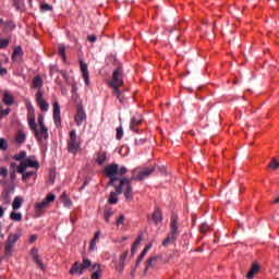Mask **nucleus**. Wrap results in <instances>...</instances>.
Masks as SVG:
<instances>
[{"label":"nucleus","mask_w":279,"mask_h":279,"mask_svg":"<svg viewBox=\"0 0 279 279\" xmlns=\"http://www.w3.org/2000/svg\"><path fill=\"white\" fill-rule=\"evenodd\" d=\"M120 86H123V68L119 66L113 71L112 81L110 87L113 88V95L118 97L120 104H123V97H121Z\"/></svg>","instance_id":"nucleus-1"},{"label":"nucleus","mask_w":279,"mask_h":279,"mask_svg":"<svg viewBox=\"0 0 279 279\" xmlns=\"http://www.w3.org/2000/svg\"><path fill=\"white\" fill-rule=\"evenodd\" d=\"M132 182H134V179L132 178H122L120 180V184L116 186V193H118V195H121L124 193V197L126 202H132V199H134ZM124 186H126V189L123 192Z\"/></svg>","instance_id":"nucleus-2"},{"label":"nucleus","mask_w":279,"mask_h":279,"mask_svg":"<svg viewBox=\"0 0 279 279\" xmlns=\"http://www.w3.org/2000/svg\"><path fill=\"white\" fill-rule=\"evenodd\" d=\"M178 236H180V223H178V216L172 215L170 221V232L162 241L163 247H166V245H169V243H174L175 241H178Z\"/></svg>","instance_id":"nucleus-3"},{"label":"nucleus","mask_w":279,"mask_h":279,"mask_svg":"<svg viewBox=\"0 0 279 279\" xmlns=\"http://www.w3.org/2000/svg\"><path fill=\"white\" fill-rule=\"evenodd\" d=\"M156 170V168L154 166H149L147 168L141 169V168H135L132 170V177L131 179L134 180H138V181H143L146 178H149L154 171Z\"/></svg>","instance_id":"nucleus-4"},{"label":"nucleus","mask_w":279,"mask_h":279,"mask_svg":"<svg viewBox=\"0 0 279 279\" xmlns=\"http://www.w3.org/2000/svg\"><path fill=\"white\" fill-rule=\"evenodd\" d=\"M56 202V194H49L43 202L35 205L36 217H43L45 208L49 207V204Z\"/></svg>","instance_id":"nucleus-5"},{"label":"nucleus","mask_w":279,"mask_h":279,"mask_svg":"<svg viewBox=\"0 0 279 279\" xmlns=\"http://www.w3.org/2000/svg\"><path fill=\"white\" fill-rule=\"evenodd\" d=\"M68 151L70 154H77L80 151V138H77V132L72 130L68 140Z\"/></svg>","instance_id":"nucleus-6"},{"label":"nucleus","mask_w":279,"mask_h":279,"mask_svg":"<svg viewBox=\"0 0 279 279\" xmlns=\"http://www.w3.org/2000/svg\"><path fill=\"white\" fill-rule=\"evenodd\" d=\"M28 167L33 169H40V163L36 160H32V158L28 157L20 162L17 166V173H24V171H27Z\"/></svg>","instance_id":"nucleus-7"},{"label":"nucleus","mask_w":279,"mask_h":279,"mask_svg":"<svg viewBox=\"0 0 279 279\" xmlns=\"http://www.w3.org/2000/svg\"><path fill=\"white\" fill-rule=\"evenodd\" d=\"M33 133L39 142L47 141V138H49V129H47V126H39V129L37 126L33 130Z\"/></svg>","instance_id":"nucleus-8"},{"label":"nucleus","mask_w":279,"mask_h":279,"mask_svg":"<svg viewBox=\"0 0 279 279\" xmlns=\"http://www.w3.org/2000/svg\"><path fill=\"white\" fill-rule=\"evenodd\" d=\"M85 120H86V112L84 111V107L78 106L76 109V113L74 116V121L76 125L80 128Z\"/></svg>","instance_id":"nucleus-9"},{"label":"nucleus","mask_w":279,"mask_h":279,"mask_svg":"<svg viewBox=\"0 0 279 279\" xmlns=\"http://www.w3.org/2000/svg\"><path fill=\"white\" fill-rule=\"evenodd\" d=\"M119 172V163H111L104 169V173L107 178H117Z\"/></svg>","instance_id":"nucleus-10"},{"label":"nucleus","mask_w":279,"mask_h":279,"mask_svg":"<svg viewBox=\"0 0 279 279\" xmlns=\"http://www.w3.org/2000/svg\"><path fill=\"white\" fill-rule=\"evenodd\" d=\"M160 260V256L158 255H153L150 257H148V259L145 262V270L144 272L147 274L148 269H156V267H158V262Z\"/></svg>","instance_id":"nucleus-11"},{"label":"nucleus","mask_w":279,"mask_h":279,"mask_svg":"<svg viewBox=\"0 0 279 279\" xmlns=\"http://www.w3.org/2000/svg\"><path fill=\"white\" fill-rule=\"evenodd\" d=\"M36 101L41 110V112H47L49 110V104H47V100L43 98V90L38 89L36 93Z\"/></svg>","instance_id":"nucleus-12"},{"label":"nucleus","mask_w":279,"mask_h":279,"mask_svg":"<svg viewBox=\"0 0 279 279\" xmlns=\"http://www.w3.org/2000/svg\"><path fill=\"white\" fill-rule=\"evenodd\" d=\"M28 126L32 132L38 128V125H36V113H34V107L28 108Z\"/></svg>","instance_id":"nucleus-13"},{"label":"nucleus","mask_w":279,"mask_h":279,"mask_svg":"<svg viewBox=\"0 0 279 279\" xmlns=\"http://www.w3.org/2000/svg\"><path fill=\"white\" fill-rule=\"evenodd\" d=\"M31 255L37 267H39V269H45V264L43 263V259H40V255H38V248L33 247L31 251Z\"/></svg>","instance_id":"nucleus-14"},{"label":"nucleus","mask_w":279,"mask_h":279,"mask_svg":"<svg viewBox=\"0 0 279 279\" xmlns=\"http://www.w3.org/2000/svg\"><path fill=\"white\" fill-rule=\"evenodd\" d=\"M81 64V71L83 78L85 81L86 86H90V77L88 74V64L84 63V61H80Z\"/></svg>","instance_id":"nucleus-15"},{"label":"nucleus","mask_w":279,"mask_h":279,"mask_svg":"<svg viewBox=\"0 0 279 279\" xmlns=\"http://www.w3.org/2000/svg\"><path fill=\"white\" fill-rule=\"evenodd\" d=\"M53 121L57 126H60L62 123V118L60 117V104H53Z\"/></svg>","instance_id":"nucleus-16"},{"label":"nucleus","mask_w":279,"mask_h":279,"mask_svg":"<svg viewBox=\"0 0 279 279\" xmlns=\"http://www.w3.org/2000/svg\"><path fill=\"white\" fill-rule=\"evenodd\" d=\"M142 123L141 117L134 116L130 122V130H132V132H138V128H141Z\"/></svg>","instance_id":"nucleus-17"},{"label":"nucleus","mask_w":279,"mask_h":279,"mask_svg":"<svg viewBox=\"0 0 279 279\" xmlns=\"http://www.w3.org/2000/svg\"><path fill=\"white\" fill-rule=\"evenodd\" d=\"M23 60V48L21 46H17L12 53V61L13 62H21Z\"/></svg>","instance_id":"nucleus-18"},{"label":"nucleus","mask_w":279,"mask_h":279,"mask_svg":"<svg viewBox=\"0 0 279 279\" xmlns=\"http://www.w3.org/2000/svg\"><path fill=\"white\" fill-rule=\"evenodd\" d=\"M149 250H151V244H148L144 247V250L142 251V253L140 254V256L135 263V267H138V265H141V263H143V259L145 258V256H147V253L149 252Z\"/></svg>","instance_id":"nucleus-19"},{"label":"nucleus","mask_w":279,"mask_h":279,"mask_svg":"<svg viewBox=\"0 0 279 279\" xmlns=\"http://www.w3.org/2000/svg\"><path fill=\"white\" fill-rule=\"evenodd\" d=\"M2 101L4 106H14V96L7 90L4 92Z\"/></svg>","instance_id":"nucleus-20"},{"label":"nucleus","mask_w":279,"mask_h":279,"mask_svg":"<svg viewBox=\"0 0 279 279\" xmlns=\"http://www.w3.org/2000/svg\"><path fill=\"white\" fill-rule=\"evenodd\" d=\"M151 220L154 221V223L156 226H158V223H160L162 221V211H160V209H156L153 213Z\"/></svg>","instance_id":"nucleus-21"},{"label":"nucleus","mask_w":279,"mask_h":279,"mask_svg":"<svg viewBox=\"0 0 279 279\" xmlns=\"http://www.w3.org/2000/svg\"><path fill=\"white\" fill-rule=\"evenodd\" d=\"M22 232L19 231L16 233H11L7 240V242H9L11 245H14V243H16V241H19L22 236Z\"/></svg>","instance_id":"nucleus-22"},{"label":"nucleus","mask_w":279,"mask_h":279,"mask_svg":"<svg viewBox=\"0 0 279 279\" xmlns=\"http://www.w3.org/2000/svg\"><path fill=\"white\" fill-rule=\"evenodd\" d=\"M260 270V266L258 264H253L250 271L246 274L247 279L254 278L256 276V272Z\"/></svg>","instance_id":"nucleus-23"},{"label":"nucleus","mask_w":279,"mask_h":279,"mask_svg":"<svg viewBox=\"0 0 279 279\" xmlns=\"http://www.w3.org/2000/svg\"><path fill=\"white\" fill-rule=\"evenodd\" d=\"M92 265L93 263L90 262V259L84 257L83 263L81 264L80 276H82V274H84V270L88 269V267H90Z\"/></svg>","instance_id":"nucleus-24"},{"label":"nucleus","mask_w":279,"mask_h":279,"mask_svg":"<svg viewBox=\"0 0 279 279\" xmlns=\"http://www.w3.org/2000/svg\"><path fill=\"white\" fill-rule=\"evenodd\" d=\"M106 160H107V155H106V151H99L97 154V159H96V162L97 165H106Z\"/></svg>","instance_id":"nucleus-25"},{"label":"nucleus","mask_w":279,"mask_h":279,"mask_svg":"<svg viewBox=\"0 0 279 279\" xmlns=\"http://www.w3.org/2000/svg\"><path fill=\"white\" fill-rule=\"evenodd\" d=\"M118 195H119V193L111 192L110 195H109L108 203L111 204V205L119 204V196Z\"/></svg>","instance_id":"nucleus-26"},{"label":"nucleus","mask_w":279,"mask_h":279,"mask_svg":"<svg viewBox=\"0 0 279 279\" xmlns=\"http://www.w3.org/2000/svg\"><path fill=\"white\" fill-rule=\"evenodd\" d=\"M114 215V211H112V208L109 206L105 207V221L106 223H110V217Z\"/></svg>","instance_id":"nucleus-27"},{"label":"nucleus","mask_w":279,"mask_h":279,"mask_svg":"<svg viewBox=\"0 0 279 279\" xmlns=\"http://www.w3.org/2000/svg\"><path fill=\"white\" fill-rule=\"evenodd\" d=\"M21 206H23V198L16 196L13 199L12 208H13V210H19V208H21Z\"/></svg>","instance_id":"nucleus-28"},{"label":"nucleus","mask_w":279,"mask_h":279,"mask_svg":"<svg viewBox=\"0 0 279 279\" xmlns=\"http://www.w3.org/2000/svg\"><path fill=\"white\" fill-rule=\"evenodd\" d=\"M43 86V77L40 75H36L33 80L32 88H40Z\"/></svg>","instance_id":"nucleus-29"},{"label":"nucleus","mask_w":279,"mask_h":279,"mask_svg":"<svg viewBox=\"0 0 279 279\" xmlns=\"http://www.w3.org/2000/svg\"><path fill=\"white\" fill-rule=\"evenodd\" d=\"M25 138H27V136L25 135V133L23 131H19L16 136H15V141L16 143H19L20 145H22V143H25Z\"/></svg>","instance_id":"nucleus-30"},{"label":"nucleus","mask_w":279,"mask_h":279,"mask_svg":"<svg viewBox=\"0 0 279 279\" xmlns=\"http://www.w3.org/2000/svg\"><path fill=\"white\" fill-rule=\"evenodd\" d=\"M22 175V180L24 182H27V180H29V178H33V175H36V171H27L26 170L24 172H20Z\"/></svg>","instance_id":"nucleus-31"},{"label":"nucleus","mask_w":279,"mask_h":279,"mask_svg":"<svg viewBox=\"0 0 279 279\" xmlns=\"http://www.w3.org/2000/svg\"><path fill=\"white\" fill-rule=\"evenodd\" d=\"M10 219H11L12 221H23V214L16 213V211H12V213L10 214Z\"/></svg>","instance_id":"nucleus-32"},{"label":"nucleus","mask_w":279,"mask_h":279,"mask_svg":"<svg viewBox=\"0 0 279 279\" xmlns=\"http://www.w3.org/2000/svg\"><path fill=\"white\" fill-rule=\"evenodd\" d=\"M27 156V153L25 150H22L20 154L14 155V160H16L17 162H23V160H25Z\"/></svg>","instance_id":"nucleus-33"},{"label":"nucleus","mask_w":279,"mask_h":279,"mask_svg":"<svg viewBox=\"0 0 279 279\" xmlns=\"http://www.w3.org/2000/svg\"><path fill=\"white\" fill-rule=\"evenodd\" d=\"M80 269H81L80 262H76L73 264L72 268L70 269V274H72V276L75 274H78L80 276Z\"/></svg>","instance_id":"nucleus-34"},{"label":"nucleus","mask_w":279,"mask_h":279,"mask_svg":"<svg viewBox=\"0 0 279 279\" xmlns=\"http://www.w3.org/2000/svg\"><path fill=\"white\" fill-rule=\"evenodd\" d=\"M59 54L61 58H66V46L64 44H59Z\"/></svg>","instance_id":"nucleus-35"},{"label":"nucleus","mask_w":279,"mask_h":279,"mask_svg":"<svg viewBox=\"0 0 279 279\" xmlns=\"http://www.w3.org/2000/svg\"><path fill=\"white\" fill-rule=\"evenodd\" d=\"M14 247V244H11L10 242H7L4 244V254L8 256L9 254L12 253V250Z\"/></svg>","instance_id":"nucleus-36"},{"label":"nucleus","mask_w":279,"mask_h":279,"mask_svg":"<svg viewBox=\"0 0 279 279\" xmlns=\"http://www.w3.org/2000/svg\"><path fill=\"white\" fill-rule=\"evenodd\" d=\"M199 230L202 234H206V232H208V230H210V226H208V223L204 222L199 226Z\"/></svg>","instance_id":"nucleus-37"},{"label":"nucleus","mask_w":279,"mask_h":279,"mask_svg":"<svg viewBox=\"0 0 279 279\" xmlns=\"http://www.w3.org/2000/svg\"><path fill=\"white\" fill-rule=\"evenodd\" d=\"M40 10H41L43 12H51V11L53 10V7H51V5L48 4V3H43V4L40 5Z\"/></svg>","instance_id":"nucleus-38"},{"label":"nucleus","mask_w":279,"mask_h":279,"mask_svg":"<svg viewBox=\"0 0 279 279\" xmlns=\"http://www.w3.org/2000/svg\"><path fill=\"white\" fill-rule=\"evenodd\" d=\"M116 138H117V141H121V138H123V126H118L117 128Z\"/></svg>","instance_id":"nucleus-39"},{"label":"nucleus","mask_w":279,"mask_h":279,"mask_svg":"<svg viewBox=\"0 0 279 279\" xmlns=\"http://www.w3.org/2000/svg\"><path fill=\"white\" fill-rule=\"evenodd\" d=\"M92 269H93L94 274H97V276H100V274H101V265H99V264H94V265L92 266Z\"/></svg>","instance_id":"nucleus-40"},{"label":"nucleus","mask_w":279,"mask_h":279,"mask_svg":"<svg viewBox=\"0 0 279 279\" xmlns=\"http://www.w3.org/2000/svg\"><path fill=\"white\" fill-rule=\"evenodd\" d=\"M270 169H274L276 171V169H278L279 167V161L276 160V158H272V160L270 161L269 166Z\"/></svg>","instance_id":"nucleus-41"},{"label":"nucleus","mask_w":279,"mask_h":279,"mask_svg":"<svg viewBox=\"0 0 279 279\" xmlns=\"http://www.w3.org/2000/svg\"><path fill=\"white\" fill-rule=\"evenodd\" d=\"M0 149H2V151L8 149V141H5V138H0Z\"/></svg>","instance_id":"nucleus-42"},{"label":"nucleus","mask_w":279,"mask_h":279,"mask_svg":"<svg viewBox=\"0 0 279 279\" xmlns=\"http://www.w3.org/2000/svg\"><path fill=\"white\" fill-rule=\"evenodd\" d=\"M8 114H10V108L3 110V107H1V109H0V121H1V119H3V117H8Z\"/></svg>","instance_id":"nucleus-43"},{"label":"nucleus","mask_w":279,"mask_h":279,"mask_svg":"<svg viewBox=\"0 0 279 279\" xmlns=\"http://www.w3.org/2000/svg\"><path fill=\"white\" fill-rule=\"evenodd\" d=\"M37 121H38L39 128H47V126L45 125V116L39 114Z\"/></svg>","instance_id":"nucleus-44"},{"label":"nucleus","mask_w":279,"mask_h":279,"mask_svg":"<svg viewBox=\"0 0 279 279\" xmlns=\"http://www.w3.org/2000/svg\"><path fill=\"white\" fill-rule=\"evenodd\" d=\"M123 269H125V264L119 262V264L116 265V271H118L119 274H122Z\"/></svg>","instance_id":"nucleus-45"},{"label":"nucleus","mask_w":279,"mask_h":279,"mask_svg":"<svg viewBox=\"0 0 279 279\" xmlns=\"http://www.w3.org/2000/svg\"><path fill=\"white\" fill-rule=\"evenodd\" d=\"M1 199H10V190L5 189L2 191Z\"/></svg>","instance_id":"nucleus-46"},{"label":"nucleus","mask_w":279,"mask_h":279,"mask_svg":"<svg viewBox=\"0 0 279 279\" xmlns=\"http://www.w3.org/2000/svg\"><path fill=\"white\" fill-rule=\"evenodd\" d=\"M10 45V39H0V49H5Z\"/></svg>","instance_id":"nucleus-47"},{"label":"nucleus","mask_w":279,"mask_h":279,"mask_svg":"<svg viewBox=\"0 0 279 279\" xmlns=\"http://www.w3.org/2000/svg\"><path fill=\"white\" fill-rule=\"evenodd\" d=\"M128 173V168L126 167H121L119 168L118 166V175H125Z\"/></svg>","instance_id":"nucleus-48"},{"label":"nucleus","mask_w":279,"mask_h":279,"mask_svg":"<svg viewBox=\"0 0 279 279\" xmlns=\"http://www.w3.org/2000/svg\"><path fill=\"white\" fill-rule=\"evenodd\" d=\"M108 186H114V183L118 182L119 177H109Z\"/></svg>","instance_id":"nucleus-49"},{"label":"nucleus","mask_w":279,"mask_h":279,"mask_svg":"<svg viewBox=\"0 0 279 279\" xmlns=\"http://www.w3.org/2000/svg\"><path fill=\"white\" fill-rule=\"evenodd\" d=\"M95 247H97V240H92L89 243V252H95Z\"/></svg>","instance_id":"nucleus-50"},{"label":"nucleus","mask_w":279,"mask_h":279,"mask_svg":"<svg viewBox=\"0 0 279 279\" xmlns=\"http://www.w3.org/2000/svg\"><path fill=\"white\" fill-rule=\"evenodd\" d=\"M0 175L2 178H8V168L1 167L0 168Z\"/></svg>","instance_id":"nucleus-51"},{"label":"nucleus","mask_w":279,"mask_h":279,"mask_svg":"<svg viewBox=\"0 0 279 279\" xmlns=\"http://www.w3.org/2000/svg\"><path fill=\"white\" fill-rule=\"evenodd\" d=\"M128 254H130V252L125 251V252L120 256V263L125 264V258H128Z\"/></svg>","instance_id":"nucleus-52"},{"label":"nucleus","mask_w":279,"mask_h":279,"mask_svg":"<svg viewBox=\"0 0 279 279\" xmlns=\"http://www.w3.org/2000/svg\"><path fill=\"white\" fill-rule=\"evenodd\" d=\"M63 206H65V208H71V206H73V202H71L69 198H65L63 201Z\"/></svg>","instance_id":"nucleus-53"},{"label":"nucleus","mask_w":279,"mask_h":279,"mask_svg":"<svg viewBox=\"0 0 279 279\" xmlns=\"http://www.w3.org/2000/svg\"><path fill=\"white\" fill-rule=\"evenodd\" d=\"M125 221V216L120 215L119 218L117 219V226H121Z\"/></svg>","instance_id":"nucleus-54"},{"label":"nucleus","mask_w":279,"mask_h":279,"mask_svg":"<svg viewBox=\"0 0 279 279\" xmlns=\"http://www.w3.org/2000/svg\"><path fill=\"white\" fill-rule=\"evenodd\" d=\"M87 40H88L89 43H97V36H95V35H88V36H87Z\"/></svg>","instance_id":"nucleus-55"},{"label":"nucleus","mask_w":279,"mask_h":279,"mask_svg":"<svg viewBox=\"0 0 279 279\" xmlns=\"http://www.w3.org/2000/svg\"><path fill=\"white\" fill-rule=\"evenodd\" d=\"M38 235L34 234L29 238V243H36Z\"/></svg>","instance_id":"nucleus-56"},{"label":"nucleus","mask_w":279,"mask_h":279,"mask_svg":"<svg viewBox=\"0 0 279 279\" xmlns=\"http://www.w3.org/2000/svg\"><path fill=\"white\" fill-rule=\"evenodd\" d=\"M53 180H56V172H53V171H51L50 172V182H51V184H53Z\"/></svg>","instance_id":"nucleus-57"},{"label":"nucleus","mask_w":279,"mask_h":279,"mask_svg":"<svg viewBox=\"0 0 279 279\" xmlns=\"http://www.w3.org/2000/svg\"><path fill=\"white\" fill-rule=\"evenodd\" d=\"M99 236H101V231H97L94 235V239L92 240H95V241H98L99 240Z\"/></svg>","instance_id":"nucleus-58"},{"label":"nucleus","mask_w":279,"mask_h":279,"mask_svg":"<svg viewBox=\"0 0 279 279\" xmlns=\"http://www.w3.org/2000/svg\"><path fill=\"white\" fill-rule=\"evenodd\" d=\"M0 75H8V69L1 68L0 69Z\"/></svg>","instance_id":"nucleus-59"},{"label":"nucleus","mask_w":279,"mask_h":279,"mask_svg":"<svg viewBox=\"0 0 279 279\" xmlns=\"http://www.w3.org/2000/svg\"><path fill=\"white\" fill-rule=\"evenodd\" d=\"M61 75L65 80V82H69V74H66V72L62 71Z\"/></svg>","instance_id":"nucleus-60"},{"label":"nucleus","mask_w":279,"mask_h":279,"mask_svg":"<svg viewBox=\"0 0 279 279\" xmlns=\"http://www.w3.org/2000/svg\"><path fill=\"white\" fill-rule=\"evenodd\" d=\"M136 250H138V246H132L131 247V254H132V256H134V254H136Z\"/></svg>","instance_id":"nucleus-61"},{"label":"nucleus","mask_w":279,"mask_h":279,"mask_svg":"<svg viewBox=\"0 0 279 279\" xmlns=\"http://www.w3.org/2000/svg\"><path fill=\"white\" fill-rule=\"evenodd\" d=\"M140 245H141V238L135 240V242L133 243V246H135V247H138Z\"/></svg>","instance_id":"nucleus-62"},{"label":"nucleus","mask_w":279,"mask_h":279,"mask_svg":"<svg viewBox=\"0 0 279 279\" xmlns=\"http://www.w3.org/2000/svg\"><path fill=\"white\" fill-rule=\"evenodd\" d=\"M101 278V275H97V272L92 274V279H99Z\"/></svg>","instance_id":"nucleus-63"},{"label":"nucleus","mask_w":279,"mask_h":279,"mask_svg":"<svg viewBox=\"0 0 279 279\" xmlns=\"http://www.w3.org/2000/svg\"><path fill=\"white\" fill-rule=\"evenodd\" d=\"M145 143V140H135V145H143Z\"/></svg>","instance_id":"nucleus-64"}]
</instances>
